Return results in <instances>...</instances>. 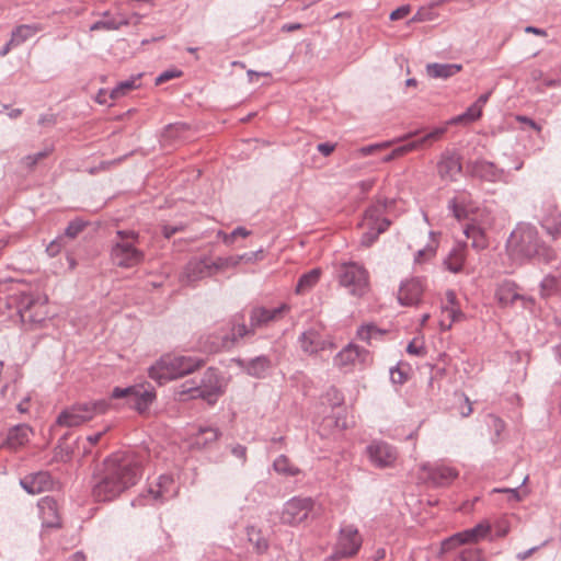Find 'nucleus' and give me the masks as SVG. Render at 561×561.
Masks as SVG:
<instances>
[{
    "mask_svg": "<svg viewBox=\"0 0 561 561\" xmlns=\"http://www.w3.org/2000/svg\"><path fill=\"white\" fill-rule=\"evenodd\" d=\"M172 484V477L168 474H162L159 477L156 486L149 488L148 495H150L153 501L163 502L168 497L172 496L170 492V486Z\"/></svg>",
    "mask_w": 561,
    "mask_h": 561,
    "instance_id": "obj_32",
    "label": "nucleus"
},
{
    "mask_svg": "<svg viewBox=\"0 0 561 561\" xmlns=\"http://www.w3.org/2000/svg\"><path fill=\"white\" fill-rule=\"evenodd\" d=\"M388 201H377L365 211L360 228L364 229L360 244L370 247L390 226L391 221L386 217Z\"/></svg>",
    "mask_w": 561,
    "mask_h": 561,
    "instance_id": "obj_7",
    "label": "nucleus"
},
{
    "mask_svg": "<svg viewBox=\"0 0 561 561\" xmlns=\"http://www.w3.org/2000/svg\"><path fill=\"white\" fill-rule=\"evenodd\" d=\"M455 561H484L480 551L476 549H463Z\"/></svg>",
    "mask_w": 561,
    "mask_h": 561,
    "instance_id": "obj_52",
    "label": "nucleus"
},
{
    "mask_svg": "<svg viewBox=\"0 0 561 561\" xmlns=\"http://www.w3.org/2000/svg\"><path fill=\"white\" fill-rule=\"evenodd\" d=\"M138 233L134 230H117L111 249V260L119 267H134L140 264L145 254L137 248Z\"/></svg>",
    "mask_w": 561,
    "mask_h": 561,
    "instance_id": "obj_4",
    "label": "nucleus"
},
{
    "mask_svg": "<svg viewBox=\"0 0 561 561\" xmlns=\"http://www.w3.org/2000/svg\"><path fill=\"white\" fill-rule=\"evenodd\" d=\"M255 329L248 327L243 322V317L236 314L231 320L230 333L220 336H207L201 340V345L205 352L217 353L222 348H230L241 339L254 335Z\"/></svg>",
    "mask_w": 561,
    "mask_h": 561,
    "instance_id": "obj_9",
    "label": "nucleus"
},
{
    "mask_svg": "<svg viewBox=\"0 0 561 561\" xmlns=\"http://www.w3.org/2000/svg\"><path fill=\"white\" fill-rule=\"evenodd\" d=\"M496 297L502 305L513 304L515 300L522 299L511 283L502 284L496 290Z\"/></svg>",
    "mask_w": 561,
    "mask_h": 561,
    "instance_id": "obj_42",
    "label": "nucleus"
},
{
    "mask_svg": "<svg viewBox=\"0 0 561 561\" xmlns=\"http://www.w3.org/2000/svg\"><path fill=\"white\" fill-rule=\"evenodd\" d=\"M477 207L471 195L466 192L458 193L448 202V209L458 221L469 219Z\"/></svg>",
    "mask_w": 561,
    "mask_h": 561,
    "instance_id": "obj_25",
    "label": "nucleus"
},
{
    "mask_svg": "<svg viewBox=\"0 0 561 561\" xmlns=\"http://www.w3.org/2000/svg\"><path fill=\"white\" fill-rule=\"evenodd\" d=\"M462 66L459 64H428L426 66V72L431 78L434 79H448L459 71H461Z\"/></svg>",
    "mask_w": 561,
    "mask_h": 561,
    "instance_id": "obj_30",
    "label": "nucleus"
},
{
    "mask_svg": "<svg viewBox=\"0 0 561 561\" xmlns=\"http://www.w3.org/2000/svg\"><path fill=\"white\" fill-rule=\"evenodd\" d=\"M446 130H447L446 127H436L432 131L427 133L425 136H423L416 140L410 141L408 144H404L402 146H403L405 152L408 153L410 151H413V150L424 147L427 142L438 140L446 133Z\"/></svg>",
    "mask_w": 561,
    "mask_h": 561,
    "instance_id": "obj_35",
    "label": "nucleus"
},
{
    "mask_svg": "<svg viewBox=\"0 0 561 561\" xmlns=\"http://www.w3.org/2000/svg\"><path fill=\"white\" fill-rule=\"evenodd\" d=\"M486 231V229L471 226L469 224H467L463 229L465 236L468 239H471V247L476 250H483L489 245Z\"/></svg>",
    "mask_w": 561,
    "mask_h": 561,
    "instance_id": "obj_33",
    "label": "nucleus"
},
{
    "mask_svg": "<svg viewBox=\"0 0 561 561\" xmlns=\"http://www.w3.org/2000/svg\"><path fill=\"white\" fill-rule=\"evenodd\" d=\"M250 231L244 227H237L231 233H225L222 231L218 232V236L222 239L224 243L227 245L233 244L234 240L239 237L245 238L250 236Z\"/></svg>",
    "mask_w": 561,
    "mask_h": 561,
    "instance_id": "obj_49",
    "label": "nucleus"
},
{
    "mask_svg": "<svg viewBox=\"0 0 561 561\" xmlns=\"http://www.w3.org/2000/svg\"><path fill=\"white\" fill-rule=\"evenodd\" d=\"M142 458L134 451H118L104 459L93 476L92 495L98 502L113 501L141 478Z\"/></svg>",
    "mask_w": 561,
    "mask_h": 561,
    "instance_id": "obj_1",
    "label": "nucleus"
},
{
    "mask_svg": "<svg viewBox=\"0 0 561 561\" xmlns=\"http://www.w3.org/2000/svg\"><path fill=\"white\" fill-rule=\"evenodd\" d=\"M467 220L469 225L486 230L491 229L494 225V216L491 210L479 206L472 211L471 216Z\"/></svg>",
    "mask_w": 561,
    "mask_h": 561,
    "instance_id": "obj_34",
    "label": "nucleus"
},
{
    "mask_svg": "<svg viewBox=\"0 0 561 561\" xmlns=\"http://www.w3.org/2000/svg\"><path fill=\"white\" fill-rule=\"evenodd\" d=\"M466 259V245L460 244L454 248L447 259L445 260V264L447 268L453 273H458L461 271L462 265Z\"/></svg>",
    "mask_w": 561,
    "mask_h": 561,
    "instance_id": "obj_36",
    "label": "nucleus"
},
{
    "mask_svg": "<svg viewBox=\"0 0 561 561\" xmlns=\"http://www.w3.org/2000/svg\"><path fill=\"white\" fill-rule=\"evenodd\" d=\"M339 283L356 297H363L369 290L368 272L356 262H344L337 270Z\"/></svg>",
    "mask_w": 561,
    "mask_h": 561,
    "instance_id": "obj_10",
    "label": "nucleus"
},
{
    "mask_svg": "<svg viewBox=\"0 0 561 561\" xmlns=\"http://www.w3.org/2000/svg\"><path fill=\"white\" fill-rule=\"evenodd\" d=\"M65 247V237L60 236L53 240L47 247L46 252L49 256H56Z\"/></svg>",
    "mask_w": 561,
    "mask_h": 561,
    "instance_id": "obj_53",
    "label": "nucleus"
},
{
    "mask_svg": "<svg viewBox=\"0 0 561 561\" xmlns=\"http://www.w3.org/2000/svg\"><path fill=\"white\" fill-rule=\"evenodd\" d=\"M375 184V180L370 179V180H365V181H360L357 186L359 187L360 192L362 193H368L373 186Z\"/></svg>",
    "mask_w": 561,
    "mask_h": 561,
    "instance_id": "obj_62",
    "label": "nucleus"
},
{
    "mask_svg": "<svg viewBox=\"0 0 561 561\" xmlns=\"http://www.w3.org/2000/svg\"><path fill=\"white\" fill-rule=\"evenodd\" d=\"M262 253H263V251L259 250V251H255V252H248V253H243V254L237 255L238 256V262H239V264L241 262H245V263L255 262V261L262 259Z\"/></svg>",
    "mask_w": 561,
    "mask_h": 561,
    "instance_id": "obj_55",
    "label": "nucleus"
},
{
    "mask_svg": "<svg viewBox=\"0 0 561 561\" xmlns=\"http://www.w3.org/2000/svg\"><path fill=\"white\" fill-rule=\"evenodd\" d=\"M458 477V471L449 466L424 463L421 478L432 486H447Z\"/></svg>",
    "mask_w": 561,
    "mask_h": 561,
    "instance_id": "obj_14",
    "label": "nucleus"
},
{
    "mask_svg": "<svg viewBox=\"0 0 561 561\" xmlns=\"http://www.w3.org/2000/svg\"><path fill=\"white\" fill-rule=\"evenodd\" d=\"M110 408L105 399L79 402L65 409L57 417V424L66 427H76L92 420L95 415L104 414Z\"/></svg>",
    "mask_w": 561,
    "mask_h": 561,
    "instance_id": "obj_8",
    "label": "nucleus"
},
{
    "mask_svg": "<svg viewBox=\"0 0 561 561\" xmlns=\"http://www.w3.org/2000/svg\"><path fill=\"white\" fill-rule=\"evenodd\" d=\"M385 332L378 329L374 324H364L357 330V337L360 341H364L368 344H370L373 339H376L377 336L382 335Z\"/></svg>",
    "mask_w": 561,
    "mask_h": 561,
    "instance_id": "obj_45",
    "label": "nucleus"
},
{
    "mask_svg": "<svg viewBox=\"0 0 561 561\" xmlns=\"http://www.w3.org/2000/svg\"><path fill=\"white\" fill-rule=\"evenodd\" d=\"M298 342L302 352L309 355L317 354L329 345L322 333L316 328H310L302 332Z\"/></svg>",
    "mask_w": 561,
    "mask_h": 561,
    "instance_id": "obj_24",
    "label": "nucleus"
},
{
    "mask_svg": "<svg viewBox=\"0 0 561 561\" xmlns=\"http://www.w3.org/2000/svg\"><path fill=\"white\" fill-rule=\"evenodd\" d=\"M362 545L363 538L357 527L352 524L343 525L340 528L332 558L334 560L352 558L359 551Z\"/></svg>",
    "mask_w": 561,
    "mask_h": 561,
    "instance_id": "obj_12",
    "label": "nucleus"
},
{
    "mask_svg": "<svg viewBox=\"0 0 561 561\" xmlns=\"http://www.w3.org/2000/svg\"><path fill=\"white\" fill-rule=\"evenodd\" d=\"M424 285L419 278H411L401 284L398 300L402 306H415L421 301Z\"/></svg>",
    "mask_w": 561,
    "mask_h": 561,
    "instance_id": "obj_23",
    "label": "nucleus"
},
{
    "mask_svg": "<svg viewBox=\"0 0 561 561\" xmlns=\"http://www.w3.org/2000/svg\"><path fill=\"white\" fill-rule=\"evenodd\" d=\"M490 530L491 527L488 523H480L472 528L466 529L461 533H457L454 536L445 539L442 542V550L444 552H447L459 545L477 542L486 537Z\"/></svg>",
    "mask_w": 561,
    "mask_h": 561,
    "instance_id": "obj_16",
    "label": "nucleus"
},
{
    "mask_svg": "<svg viewBox=\"0 0 561 561\" xmlns=\"http://www.w3.org/2000/svg\"><path fill=\"white\" fill-rule=\"evenodd\" d=\"M448 314L449 318H451V321H457L458 319H460L462 317V312L458 309H455L454 307L451 308H446L445 310Z\"/></svg>",
    "mask_w": 561,
    "mask_h": 561,
    "instance_id": "obj_64",
    "label": "nucleus"
},
{
    "mask_svg": "<svg viewBox=\"0 0 561 561\" xmlns=\"http://www.w3.org/2000/svg\"><path fill=\"white\" fill-rule=\"evenodd\" d=\"M540 293L545 298L561 293V277L546 276L540 283Z\"/></svg>",
    "mask_w": 561,
    "mask_h": 561,
    "instance_id": "obj_40",
    "label": "nucleus"
},
{
    "mask_svg": "<svg viewBox=\"0 0 561 561\" xmlns=\"http://www.w3.org/2000/svg\"><path fill=\"white\" fill-rule=\"evenodd\" d=\"M220 435L221 432L217 427L201 426L196 433L192 434L190 446L197 450L209 448L211 444L218 440Z\"/></svg>",
    "mask_w": 561,
    "mask_h": 561,
    "instance_id": "obj_27",
    "label": "nucleus"
},
{
    "mask_svg": "<svg viewBox=\"0 0 561 561\" xmlns=\"http://www.w3.org/2000/svg\"><path fill=\"white\" fill-rule=\"evenodd\" d=\"M211 264H213L214 272L216 273L217 271H220V270L234 267V266L239 265V262H238L237 255H230V256H218L217 259L211 260Z\"/></svg>",
    "mask_w": 561,
    "mask_h": 561,
    "instance_id": "obj_47",
    "label": "nucleus"
},
{
    "mask_svg": "<svg viewBox=\"0 0 561 561\" xmlns=\"http://www.w3.org/2000/svg\"><path fill=\"white\" fill-rule=\"evenodd\" d=\"M231 454L241 460L242 463L247 461V447L240 444H237L230 448Z\"/></svg>",
    "mask_w": 561,
    "mask_h": 561,
    "instance_id": "obj_58",
    "label": "nucleus"
},
{
    "mask_svg": "<svg viewBox=\"0 0 561 561\" xmlns=\"http://www.w3.org/2000/svg\"><path fill=\"white\" fill-rule=\"evenodd\" d=\"M181 76V71L176 70H167L160 73L156 79V84H161L163 82H167L173 78H178Z\"/></svg>",
    "mask_w": 561,
    "mask_h": 561,
    "instance_id": "obj_57",
    "label": "nucleus"
},
{
    "mask_svg": "<svg viewBox=\"0 0 561 561\" xmlns=\"http://www.w3.org/2000/svg\"><path fill=\"white\" fill-rule=\"evenodd\" d=\"M370 462L377 468L392 467L398 458L394 447L382 440H374L366 447Z\"/></svg>",
    "mask_w": 561,
    "mask_h": 561,
    "instance_id": "obj_15",
    "label": "nucleus"
},
{
    "mask_svg": "<svg viewBox=\"0 0 561 561\" xmlns=\"http://www.w3.org/2000/svg\"><path fill=\"white\" fill-rule=\"evenodd\" d=\"M273 467L275 471L282 474L296 476L299 473L298 468L294 467L289 459L284 455H280L274 460Z\"/></svg>",
    "mask_w": 561,
    "mask_h": 561,
    "instance_id": "obj_44",
    "label": "nucleus"
},
{
    "mask_svg": "<svg viewBox=\"0 0 561 561\" xmlns=\"http://www.w3.org/2000/svg\"><path fill=\"white\" fill-rule=\"evenodd\" d=\"M320 275V268H313L308 273L301 275L296 285V293L301 295L309 291L319 282Z\"/></svg>",
    "mask_w": 561,
    "mask_h": 561,
    "instance_id": "obj_37",
    "label": "nucleus"
},
{
    "mask_svg": "<svg viewBox=\"0 0 561 561\" xmlns=\"http://www.w3.org/2000/svg\"><path fill=\"white\" fill-rule=\"evenodd\" d=\"M136 87L135 79L126 80L118 83L110 93V98L115 100L125 95L128 91Z\"/></svg>",
    "mask_w": 561,
    "mask_h": 561,
    "instance_id": "obj_51",
    "label": "nucleus"
},
{
    "mask_svg": "<svg viewBox=\"0 0 561 561\" xmlns=\"http://www.w3.org/2000/svg\"><path fill=\"white\" fill-rule=\"evenodd\" d=\"M435 249L432 247L421 249L415 254V262L421 263L423 261V257L426 255H434Z\"/></svg>",
    "mask_w": 561,
    "mask_h": 561,
    "instance_id": "obj_61",
    "label": "nucleus"
},
{
    "mask_svg": "<svg viewBox=\"0 0 561 561\" xmlns=\"http://www.w3.org/2000/svg\"><path fill=\"white\" fill-rule=\"evenodd\" d=\"M204 365V360L193 356L164 355L149 368V376L160 385L191 374Z\"/></svg>",
    "mask_w": 561,
    "mask_h": 561,
    "instance_id": "obj_3",
    "label": "nucleus"
},
{
    "mask_svg": "<svg viewBox=\"0 0 561 561\" xmlns=\"http://www.w3.org/2000/svg\"><path fill=\"white\" fill-rule=\"evenodd\" d=\"M214 273L210 259H193L185 266L183 282L193 284L202 278L211 276Z\"/></svg>",
    "mask_w": 561,
    "mask_h": 561,
    "instance_id": "obj_22",
    "label": "nucleus"
},
{
    "mask_svg": "<svg viewBox=\"0 0 561 561\" xmlns=\"http://www.w3.org/2000/svg\"><path fill=\"white\" fill-rule=\"evenodd\" d=\"M31 434L32 430L27 425H16L9 431L5 444L9 448L16 449L28 442Z\"/></svg>",
    "mask_w": 561,
    "mask_h": 561,
    "instance_id": "obj_31",
    "label": "nucleus"
},
{
    "mask_svg": "<svg viewBox=\"0 0 561 561\" xmlns=\"http://www.w3.org/2000/svg\"><path fill=\"white\" fill-rule=\"evenodd\" d=\"M289 308L286 304L277 308L254 307L250 312L251 328L255 330L267 327L271 322L278 320Z\"/></svg>",
    "mask_w": 561,
    "mask_h": 561,
    "instance_id": "obj_20",
    "label": "nucleus"
},
{
    "mask_svg": "<svg viewBox=\"0 0 561 561\" xmlns=\"http://www.w3.org/2000/svg\"><path fill=\"white\" fill-rule=\"evenodd\" d=\"M472 176L482 181L496 183L505 181V171L497 168L493 162L486 160H477L468 164Z\"/></svg>",
    "mask_w": 561,
    "mask_h": 561,
    "instance_id": "obj_18",
    "label": "nucleus"
},
{
    "mask_svg": "<svg viewBox=\"0 0 561 561\" xmlns=\"http://www.w3.org/2000/svg\"><path fill=\"white\" fill-rule=\"evenodd\" d=\"M23 325L33 330L48 319L47 297L39 294L21 293L13 297Z\"/></svg>",
    "mask_w": 561,
    "mask_h": 561,
    "instance_id": "obj_6",
    "label": "nucleus"
},
{
    "mask_svg": "<svg viewBox=\"0 0 561 561\" xmlns=\"http://www.w3.org/2000/svg\"><path fill=\"white\" fill-rule=\"evenodd\" d=\"M368 355V351L350 343L342 348L334 357V365L339 368H346L355 365L356 362H364Z\"/></svg>",
    "mask_w": 561,
    "mask_h": 561,
    "instance_id": "obj_26",
    "label": "nucleus"
},
{
    "mask_svg": "<svg viewBox=\"0 0 561 561\" xmlns=\"http://www.w3.org/2000/svg\"><path fill=\"white\" fill-rule=\"evenodd\" d=\"M336 145L335 144H331V142H321L317 146V150L323 154L324 157H328L330 156L334 149H335Z\"/></svg>",
    "mask_w": 561,
    "mask_h": 561,
    "instance_id": "obj_60",
    "label": "nucleus"
},
{
    "mask_svg": "<svg viewBox=\"0 0 561 561\" xmlns=\"http://www.w3.org/2000/svg\"><path fill=\"white\" fill-rule=\"evenodd\" d=\"M186 125L183 123H175L168 125L163 133H162V139L163 141H171L179 137L183 131L186 130Z\"/></svg>",
    "mask_w": 561,
    "mask_h": 561,
    "instance_id": "obj_48",
    "label": "nucleus"
},
{
    "mask_svg": "<svg viewBox=\"0 0 561 561\" xmlns=\"http://www.w3.org/2000/svg\"><path fill=\"white\" fill-rule=\"evenodd\" d=\"M247 536L249 541L254 546L257 553H264L268 548L267 540L262 536L260 529L254 526L247 527Z\"/></svg>",
    "mask_w": 561,
    "mask_h": 561,
    "instance_id": "obj_39",
    "label": "nucleus"
},
{
    "mask_svg": "<svg viewBox=\"0 0 561 561\" xmlns=\"http://www.w3.org/2000/svg\"><path fill=\"white\" fill-rule=\"evenodd\" d=\"M102 15L103 19L94 22L90 26V31H116L119 30L122 26L129 24V20L122 14H118L117 16H112L108 11H105Z\"/></svg>",
    "mask_w": 561,
    "mask_h": 561,
    "instance_id": "obj_29",
    "label": "nucleus"
},
{
    "mask_svg": "<svg viewBox=\"0 0 561 561\" xmlns=\"http://www.w3.org/2000/svg\"><path fill=\"white\" fill-rule=\"evenodd\" d=\"M542 227L552 237L561 234V213H559V214H547L542 218Z\"/></svg>",
    "mask_w": 561,
    "mask_h": 561,
    "instance_id": "obj_43",
    "label": "nucleus"
},
{
    "mask_svg": "<svg viewBox=\"0 0 561 561\" xmlns=\"http://www.w3.org/2000/svg\"><path fill=\"white\" fill-rule=\"evenodd\" d=\"M55 123H56V118L51 114H43L38 118V124L39 125H50V126H53V125H55Z\"/></svg>",
    "mask_w": 561,
    "mask_h": 561,
    "instance_id": "obj_63",
    "label": "nucleus"
},
{
    "mask_svg": "<svg viewBox=\"0 0 561 561\" xmlns=\"http://www.w3.org/2000/svg\"><path fill=\"white\" fill-rule=\"evenodd\" d=\"M38 508L43 519V524L47 527L59 526L58 504L54 497L45 496L38 502Z\"/></svg>",
    "mask_w": 561,
    "mask_h": 561,
    "instance_id": "obj_28",
    "label": "nucleus"
},
{
    "mask_svg": "<svg viewBox=\"0 0 561 561\" xmlns=\"http://www.w3.org/2000/svg\"><path fill=\"white\" fill-rule=\"evenodd\" d=\"M181 396H188L191 399H203L208 404H215L224 393L222 378L218 369L209 367L203 374L199 382L186 381L180 387Z\"/></svg>",
    "mask_w": 561,
    "mask_h": 561,
    "instance_id": "obj_5",
    "label": "nucleus"
},
{
    "mask_svg": "<svg viewBox=\"0 0 561 561\" xmlns=\"http://www.w3.org/2000/svg\"><path fill=\"white\" fill-rule=\"evenodd\" d=\"M314 502L311 497H294L289 500L282 512V522L288 525H297L307 519L312 511Z\"/></svg>",
    "mask_w": 561,
    "mask_h": 561,
    "instance_id": "obj_13",
    "label": "nucleus"
},
{
    "mask_svg": "<svg viewBox=\"0 0 561 561\" xmlns=\"http://www.w3.org/2000/svg\"><path fill=\"white\" fill-rule=\"evenodd\" d=\"M20 484L28 494L51 491L57 485L48 471L30 473L20 480Z\"/></svg>",
    "mask_w": 561,
    "mask_h": 561,
    "instance_id": "obj_17",
    "label": "nucleus"
},
{
    "mask_svg": "<svg viewBox=\"0 0 561 561\" xmlns=\"http://www.w3.org/2000/svg\"><path fill=\"white\" fill-rule=\"evenodd\" d=\"M461 158L458 153L445 151L437 163V172L444 181H455L461 173Z\"/></svg>",
    "mask_w": 561,
    "mask_h": 561,
    "instance_id": "obj_21",
    "label": "nucleus"
},
{
    "mask_svg": "<svg viewBox=\"0 0 561 561\" xmlns=\"http://www.w3.org/2000/svg\"><path fill=\"white\" fill-rule=\"evenodd\" d=\"M39 30L37 25H19L11 33V43H15V45L19 46L34 36Z\"/></svg>",
    "mask_w": 561,
    "mask_h": 561,
    "instance_id": "obj_38",
    "label": "nucleus"
},
{
    "mask_svg": "<svg viewBox=\"0 0 561 561\" xmlns=\"http://www.w3.org/2000/svg\"><path fill=\"white\" fill-rule=\"evenodd\" d=\"M53 151V147H48V148H45L44 150L39 151V152H36V153H33V154H27L25 156L23 159H22V164L24 167H26L27 169H33L35 168V165L43 159H45L46 157H48Z\"/></svg>",
    "mask_w": 561,
    "mask_h": 561,
    "instance_id": "obj_46",
    "label": "nucleus"
},
{
    "mask_svg": "<svg viewBox=\"0 0 561 561\" xmlns=\"http://www.w3.org/2000/svg\"><path fill=\"white\" fill-rule=\"evenodd\" d=\"M390 379L393 383L402 385L407 381V374L399 367H394L390 369Z\"/></svg>",
    "mask_w": 561,
    "mask_h": 561,
    "instance_id": "obj_56",
    "label": "nucleus"
},
{
    "mask_svg": "<svg viewBox=\"0 0 561 561\" xmlns=\"http://www.w3.org/2000/svg\"><path fill=\"white\" fill-rule=\"evenodd\" d=\"M87 227V222L77 218L71 220L65 229V238L75 239Z\"/></svg>",
    "mask_w": 561,
    "mask_h": 561,
    "instance_id": "obj_50",
    "label": "nucleus"
},
{
    "mask_svg": "<svg viewBox=\"0 0 561 561\" xmlns=\"http://www.w3.org/2000/svg\"><path fill=\"white\" fill-rule=\"evenodd\" d=\"M394 142H396V140L365 146L359 149V152L362 156H369L379 149L387 148V147L391 146Z\"/></svg>",
    "mask_w": 561,
    "mask_h": 561,
    "instance_id": "obj_54",
    "label": "nucleus"
},
{
    "mask_svg": "<svg viewBox=\"0 0 561 561\" xmlns=\"http://www.w3.org/2000/svg\"><path fill=\"white\" fill-rule=\"evenodd\" d=\"M234 363L247 375L257 379L265 378L272 368V360L265 355H260L251 359L237 358Z\"/></svg>",
    "mask_w": 561,
    "mask_h": 561,
    "instance_id": "obj_19",
    "label": "nucleus"
},
{
    "mask_svg": "<svg viewBox=\"0 0 561 561\" xmlns=\"http://www.w3.org/2000/svg\"><path fill=\"white\" fill-rule=\"evenodd\" d=\"M111 398L126 399L127 403L136 411L145 413L156 399V392L153 388L149 389L140 385L126 388L115 387L112 391Z\"/></svg>",
    "mask_w": 561,
    "mask_h": 561,
    "instance_id": "obj_11",
    "label": "nucleus"
},
{
    "mask_svg": "<svg viewBox=\"0 0 561 561\" xmlns=\"http://www.w3.org/2000/svg\"><path fill=\"white\" fill-rule=\"evenodd\" d=\"M409 12H410V7L402 5L391 12L390 20H392V21L401 20V19L405 18L409 14Z\"/></svg>",
    "mask_w": 561,
    "mask_h": 561,
    "instance_id": "obj_59",
    "label": "nucleus"
},
{
    "mask_svg": "<svg viewBox=\"0 0 561 561\" xmlns=\"http://www.w3.org/2000/svg\"><path fill=\"white\" fill-rule=\"evenodd\" d=\"M481 115L482 111L473 103L465 113L453 117L449 124H470L479 119Z\"/></svg>",
    "mask_w": 561,
    "mask_h": 561,
    "instance_id": "obj_41",
    "label": "nucleus"
},
{
    "mask_svg": "<svg viewBox=\"0 0 561 561\" xmlns=\"http://www.w3.org/2000/svg\"><path fill=\"white\" fill-rule=\"evenodd\" d=\"M507 244L515 254L523 257L538 259L547 264L556 257L554 251L539 241L536 228L530 225H519L514 229Z\"/></svg>",
    "mask_w": 561,
    "mask_h": 561,
    "instance_id": "obj_2",
    "label": "nucleus"
}]
</instances>
